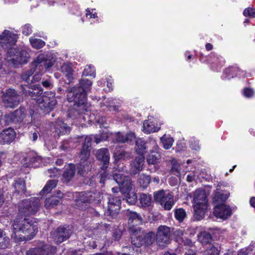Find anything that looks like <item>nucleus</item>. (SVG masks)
I'll list each match as a JSON object with an SVG mask.
<instances>
[{"instance_id": "nucleus-1", "label": "nucleus", "mask_w": 255, "mask_h": 255, "mask_svg": "<svg viewBox=\"0 0 255 255\" xmlns=\"http://www.w3.org/2000/svg\"><path fill=\"white\" fill-rule=\"evenodd\" d=\"M39 206L40 200L37 197L22 200L18 204L19 214L12 224V232L14 234L23 233L25 240H30L36 235L38 232L37 225L27 216L35 214Z\"/></svg>"}, {"instance_id": "nucleus-2", "label": "nucleus", "mask_w": 255, "mask_h": 255, "mask_svg": "<svg viewBox=\"0 0 255 255\" xmlns=\"http://www.w3.org/2000/svg\"><path fill=\"white\" fill-rule=\"evenodd\" d=\"M92 82L88 79H81L79 86L67 89V100L69 102H74L73 109L69 111L68 115L75 111L77 114H81L87 111V93L90 90Z\"/></svg>"}, {"instance_id": "nucleus-3", "label": "nucleus", "mask_w": 255, "mask_h": 255, "mask_svg": "<svg viewBox=\"0 0 255 255\" xmlns=\"http://www.w3.org/2000/svg\"><path fill=\"white\" fill-rule=\"evenodd\" d=\"M54 61L53 59L51 53H43L39 54L32 62L29 70L24 72L21 76L22 80L28 83L30 80V77L34 74L39 73L43 70H47L51 67L54 64Z\"/></svg>"}, {"instance_id": "nucleus-4", "label": "nucleus", "mask_w": 255, "mask_h": 255, "mask_svg": "<svg viewBox=\"0 0 255 255\" xmlns=\"http://www.w3.org/2000/svg\"><path fill=\"white\" fill-rule=\"evenodd\" d=\"M92 137L86 136L81 150L79 158L80 161L77 164L78 174L85 176L92 168L91 162L89 160L91 147Z\"/></svg>"}, {"instance_id": "nucleus-5", "label": "nucleus", "mask_w": 255, "mask_h": 255, "mask_svg": "<svg viewBox=\"0 0 255 255\" xmlns=\"http://www.w3.org/2000/svg\"><path fill=\"white\" fill-rule=\"evenodd\" d=\"M194 217L197 220L203 218L208 207V199L204 190L198 189L193 197Z\"/></svg>"}, {"instance_id": "nucleus-6", "label": "nucleus", "mask_w": 255, "mask_h": 255, "mask_svg": "<svg viewBox=\"0 0 255 255\" xmlns=\"http://www.w3.org/2000/svg\"><path fill=\"white\" fill-rule=\"evenodd\" d=\"M155 238V234L153 232L141 233L135 231L130 236L131 244L137 248L142 246H150L154 242Z\"/></svg>"}, {"instance_id": "nucleus-7", "label": "nucleus", "mask_w": 255, "mask_h": 255, "mask_svg": "<svg viewBox=\"0 0 255 255\" xmlns=\"http://www.w3.org/2000/svg\"><path fill=\"white\" fill-rule=\"evenodd\" d=\"M73 233V229L69 225H61L51 233L54 242L59 244L69 239Z\"/></svg>"}, {"instance_id": "nucleus-8", "label": "nucleus", "mask_w": 255, "mask_h": 255, "mask_svg": "<svg viewBox=\"0 0 255 255\" xmlns=\"http://www.w3.org/2000/svg\"><path fill=\"white\" fill-rule=\"evenodd\" d=\"M2 100L5 107L14 109L19 104L20 96L14 89L9 88L2 92Z\"/></svg>"}, {"instance_id": "nucleus-9", "label": "nucleus", "mask_w": 255, "mask_h": 255, "mask_svg": "<svg viewBox=\"0 0 255 255\" xmlns=\"http://www.w3.org/2000/svg\"><path fill=\"white\" fill-rule=\"evenodd\" d=\"M7 50V55L11 58V60L17 64H25L29 58L28 53L20 48H13L12 46L5 49Z\"/></svg>"}, {"instance_id": "nucleus-10", "label": "nucleus", "mask_w": 255, "mask_h": 255, "mask_svg": "<svg viewBox=\"0 0 255 255\" xmlns=\"http://www.w3.org/2000/svg\"><path fill=\"white\" fill-rule=\"evenodd\" d=\"M22 94L27 97L36 100L38 103L40 101L41 96L43 94V89L38 84L21 85Z\"/></svg>"}, {"instance_id": "nucleus-11", "label": "nucleus", "mask_w": 255, "mask_h": 255, "mask_svg": "<svg viewBox=\"0 0 255 255\" xmlns=\"http://www.w3.org/2000/svg\"><path fill=\"white\" fill-rule=\"evenodd\" d=\"M41 97V100L38 102V106L45 114H49L54 109V108L57 104V101L54 97V94L52 93L46 94Z\"/></svg>"}, {"instance_id": "nucleus-12", "label": "nucleus", "mask_w": 255, "mask_h": 255, "mask_svg": "<svg viewBox=\"0 0 255 255\" xmlns=\"http://www.w3.org/2000/svg\"><path fill=\"white\" fill-rule=\"evenodd\" d=\"M100 200V193L95 189L79 192L77 195L76 199L77 203L79 204L81 203H91L94 202H98Z\"/></svg>"}, {"instance_id": "nucleus-13", "label": "nucleus", "mask_w": 255, "mask_h": 255, "mask_svg": "<svg viewBox=\"0 0 255 255\" xmlns=\"http://www.w3.org/2000/svg\"><path fill=\"white\" fill-rule=\"evenodd\" d=\"M26 116V109L24 107L20 106L13 112L5 115V122L8 125L9 123L20 125L23 122Z\"/></svg>"}, {"instance_id": "nucleus-14", "label": "nucleus", "mask_w": 255, "mask_h": 255, "mask_svg": "<svg viewBox=\"0 0 255 255\" xmlns=\"http://www.w3.org/2000/svg\"><path fill=\"white\" fill-rule=\"evenodd\" d=\"M121 205V200L119 197L110 196L109 198L107 210L105 215L112 218H115L119 214Z\"/></svg>"}, {"instance_id": "nucleus-15", "label": "nucleus", "mask_w": 255, "mask_h": 255, "mask_svg": "<svg viewBox=\"0 0 255 255\" xmlns=\"http://www.w3.org/2000/svg\"><path fill=\"white\" fill-rule=\"evenodd\" d=\"M113 177V179L121 187L122 193L125 194L131 191L132 184L129 176L118 172L114 174Z\"/></svg>"}, {"instance_id": "nucleus-16", "label": "nucleus", "mask_w": 255, "mask_h": 255, "mask_svg": "<svg viewBox=\"0 0 255 255\" xmlns=\"http://www.w3.org/2000/svg\"><path fill=\"white\" fill-rule=\"evenodd\" d=\"M18 35L17 34L4 30L0 35V46L3 49H7L10 46H13L17 41Z\"/></svg>"}, {"instance_id": "nucleus-17", "label": "nucleus", "mask_w": 255, "mask_h": 255, "mask_svg": "<svg viewBox=\"0 0 255 255\" xmlns=\"http://www.w3.org/2000/svg\"><path fill=\"white\" fill-rule=\"evenodd\" d=\"M57 249L50 245L43 244L41 246L29 249L26 255H53L56 253Z\"/></svg>"}, {"instance_id": "nucleus-18", "label": "nucleus", "mask_w": 255, "mask_h": 255, "mask_svg": "<svg viewBox=\"0 0 255 255\" xmlns=\"http://www.w3.org/2000/svg\"><path fill=\"white\" fill-rule=\"evenodd\" d=\"M170 228L164 225L160 226L157 231L156 241L160 246H164L168 244L170 240Z\"/></svg>"}, {"instance_id": "nucleus-19", "label": "nucleus", "mask_w": 255, "mask_h": 255, "mask_svg": "<svg viewBox=\"0 0 255 255\" xmlns=\"http://www.w3.org/2000/svg\"><path fill=\"white\" fill-rule=\"evenodd\" d=\"M214 206L213 213L217 218L225 220L231 216L232 212L230 206L224 204Z\"/></svg>"}, {"instance_id": "nucleus-20", "label": "nucleus", "mask_w": 255, "mask_h": 255, "mask_svg": "<svg viewBox=\"0 0 255 255\" xmlns=\"http://www.w3.org/2000/svg\"><path fill=\"white\" fill-rule=\"evenodd\" d=\"M238 76L239 77H247L248 75L245 71L242 70L236 66H231L226 68L222 76L224 80H230L231 78Z\"/></svg>"}, {"instance_id": "nucleus-21", "label": "nucleus", "mask_w": 255, "mask_h": 255, "mask_svg": "<svg viewBox=\"0 0 255 255\" xmlns=\"http://www.w3.org/2000/svg\"><path fill=\"white\" fill-rule=\"evenodd\" d=\"M96 157L98 160L102 164V169L106 170L109 164L110 153L107 148H102L98 150L96 154Z\"/></svg>"}, {"instance_id": "nucleus-22", "label": "nucleus", "mask_w": 255, "mask_h": 255, "mask_svg": "<svg viewBox=\"0 0 255 255\" xmlns=\"http://www.w3.org/2000/svg\"><path fill=\"white\" fill-rule=\"evenodd\" d=\"M15 132L11 128H8L0 134V142L2 144H9L15 139Z\"/></svg>"}, {"instance_id": "nucleus-23", "label": "nucleus", "mask_w": 255, "mask_h": 255, "mask_svg": "<svg viewBox=\"0 0 255 255\" xmlns=\"http://www.w3.org/2000/svg\"><path fill=\"white\" fill-rule=\"evenodd\" d=\"M113 156L116 162L127 161L132 158L131 152L126 151L121 148H116Z\"/></svg>"}, {"instance_id": "nucleus-24", "label": "nucleus", "mask_w": 255, "mask_h": 255, "mask_svg": "<svg viewBox=\"0 0 255 255\" xmlns=\"http://www.w3.org/2000/svg\"><path fill=\"white\" fill-rule=\"evenodd\" d=\"M144 162V157L143 155H139L136 157L134 160L130 163V172L135 175L142 170Z\"/></svg>"}, {"instance_id": "nucleus-25", "label": "nucleus", "mask_w": 255, "mask_h": 255, "mask_svg": "<svg viewBox=\"0 0 255 255\" xmlns=\"http://www.w3.org/2000/svg\"><path fill=\"white\" fill-rule=\"evenodd\" d=\"M125 215L128 219V223L130 225L134 226L142 224V219L136 212L127 210L125 211Z\"/></svg>"}, {"instance_id": "nucleus-26", "label": "nucleus", "mask_w": 255, "mask_h": 255, "mask_svg": "<svg viewBox=\"0 0 255 255\" xmlns=\"http://www.w3.org/2000/svg\"><path fill=\"white\" fill-rule=\"evenodd\" d=\"M76 171V166L74 164L70 163L65 165L62 175L64 182H69L74 177Z\"/></svg>"}, {"instance_id": "nucleus-27", "label": "nucleus", "mask_w": 255, "mask_h": 255, "mask_svg": "<svg viewBox=\"0 0 255 255\" xmlns=\"http://www.w3.org/2000/svg\"><path fill=\"white\" fill-rule=\"evenodd\" d=\"M160 158V149L157 146H156L147 155L146 160L148 164L155 165L159 162Z\"/></svg>"}, {"instance_id": "nucleus-28", "label": "nucleus", "mask_w": 255, "mask_h": 255, "mask_svg": "<svg viewBox=\"0 0 255 255\" xmlns=\"http://www.w3.org/2000/svg\"><path fill=\"white\" fill-rule=\"evenodd\" d=\"M41 157L34 152H29L27 156L24 158V165L26 167H36V163H39Z\"/></svg>"}, {"instance_id": "nucleus-29", "label": "nucleus", "mask_w": 255, "mask_h": 255, "mask_svg": "<svg viewBox=\"0 0 255 255\" xmlns=\"http://www.w3.org/2000/svg\"><path fill=\"white\" fill-rule=\"evenodd\" d=\"M55 132L58 136L70 132V128L61 120L58 119L54 125Z\"/></svg>"}, {"instance_id": "nucleus-30", "label": "nucleus", "mask_w": 255, "mask_h": 255, "mask_svg": "<svg viewBox=\"0 0 255 255\" xmlns=\"http://www.w3.org/2000/svg\"><path fill=\"white\" fill-rule=\"evenodd\" d=\"M175 202L174 201V196L172 192H168L167 193L166 197H164L163 201L161 203L162 207L164 208L165 210H170L174 205Z\"/></svg>"}, {"instance_id": "nucleus-31", "label": "nucleus", "mask_w": 255, "mask_h": 255, "mask_svg": "<svg viewBox=\"0 0 255 255\" xmlns=\"http://www.w3.org/2000/svg\"><path fill=\"white\" fill-rule=\"evenodd\" d=\"M61 72L65 75V77L69 81V83L72 82L74 79V70L71 63H64L61 67Z\"/></svg>"}, {"instance_id": "nucleus-32", "label": "nucleus", "mask_w": 255, "mask_h": 255, "mask_svg": "<svg viewBox=\"0 0 255 255\" xmlns=\"http://www.w3.org/2000/svg\"><path fill=\"white\" fill-rule=\"evenodd\" d=\"M229 194L222 191H217L214 193L213 202L215 205L223 204L229 197Z\"/></svg>"}, {"instance_id": "nucleus-33", "label": "nucleus", "mask_w": 255, "mask_h": 255, "mask_svg": "<svg viewBox=\"0 0 255 255\" xmlns=\"http://www.w3.org/2000/svg\"><path fill=\"white\" fill-rule=\"evenodd\" d=\"M139 201L141 207L143 208L149 207L152 203L151 196L149 194L141 193L139 196Z\"/></svg>"}, {"instance_id": "nucleus-34", "label": "nucleus", "mask_w": 255, "mask_h": 255, "mask_svg": "<svg viewBox=\"0 0 255 255\" xmlns=\"http://www.w3.org/2000/svg\"><path fill=\"white\" fill-rule=\"evenodd\" d=\"M142 128L143 131L147 133L158 131L160 129V127L155 126L154 123L149 120L144 121Z\"/></svg>"}, {"instance_id": "nucleus-35", "label": "nucleus", "mask_w": 255, "mask_h": 255, "mask_svg": "<svg viewBox=\"0 0 255 255\" xmlns=\"http://www.w3.org/2000/svg\"><path fill=\"white\" fill-rule=\"evenodd\" d=\"M147 148L146 143L143 138H138L135 142V150L139 155H143Z\"/></svg>"}, {"instance_id": "nucleus-36", "label": "nucleus", "mask_w": 255, "mask_h": 255, "mask_svg": "<svg viewBox=\"0 0 255 255\" xmlns=\"http://www.w3.org/2000/svg\"><path fill=\"white\" fill-rule=\"evenodd\" d=\"M12 187L14 188L15 192L18 194H23L25 192V184L23 179H18L15 180Z\"/></svg>"}, {"instance_id": "nucleus-37", "label": "nucleus", "mask_w": 255, "mask_h": 255, "mask_svg": "<svg viewBox=\"0 0 255 255\" xmlns=\"http://www.w3.org/2000/svg\"><path fill=\"white\" fill-rule=\"evenodd\" d=\"M198 239L203 245L209 244L212 241L211 235L206 231L201 232L198 235Z\"/></svg>"}, {"instance_id": "nucleus-38", "label": "nucleus", "mask_w": 255, "mask_h": 255, "mask_svg": "<svg viewBox=\"0 0 255 255\" xmlns=\"http://www.w3.org/2000/svg\"><path fill=\"white\" fill-rule=\"evenodd\" d=\"M57 182L58 181L55 179L48 181L43 189L39 193L40 195L43 196L44 194L50 192L53 188L56 187Z\"/></svg>"}, {"instance_id": "nucleus-39", "label": "nucleus", "mask_w": 255, "mask_h": 255, "mask_svg": "<svg viewBox=\"0 0 255 255\" xmlns=\"http://www.w3.org/2000/svg\"><path fill=\"white\" fill-rule=\"evenodd\" d=\"M151 181V177L149 175L141 174L138 179V183L140 187L143 189L146 188Z\"/></svg>"}, {"instance_id": "nucleus-40", "label": "nucleus", "mask_w": 255, "mask_h": 255, "mask_svg": "<svg viewBox=\"0 0 255 255\" xmlns=\"http://www.w3.org/2000/svg\"><path fill=\"white\" fill-rule=\"evenodd\" d=\"M60 201V200L57 198L55 195H53L51 197L46 199L45 200V207L47 209L53 208L59 203Z\"/></svg>"}, {"instance_id": "nucleus-41", "label": "nucleus", "mask_w": 255, "mask_h": 255, "mask_svg": "<svg viewBox=\"0 0 255 255\" xmlns=\"http://www.w3.org/2000/svg\"><path fill=\"white\" fill-rule=\"evenodd\" d=\"M9 245V239L3 233L2 230L0 229V249H4Z\"/></svg>"}, {"instance_id": "nucleus-42", "label": "nucleus", "mask_w": 255, "mask_h": 255, "mask_svg": "<svg viewBox=\"0 0 255 255\" xmlns=\"http://www.w3.org/2000/svg\"><path fill=\"white\" fill-rule=\"evenodd\" d=\"M29 41L31 46L37 49L42 48L45 45V43L42 40L31 37L29 38Z\"/></svg>"}, {"instance_id": "nucleus-43", "label": "nucleus", "mask_w": 255, "mask_h": 255, "mask_svg": "<svg viewBox=\"0 0 255 255\" xmlns=\"http://www.w3.org/2000/svg\"><path fill=\"white\" fill-rule=\"evenodd\" d=\"M160 140L163 144V147L166 149L170 148L173 144V139L172 137L167 138L164 135L160 138Z\"/></svg>"}, {"instance_id": "nucleus-44", "label": "nucleus", "mask_w": 255, "mask_h": 255, "mask_svg": "<svg viewBox=\"0 0 255 255\" xmlns=\"http://www.w3.org/2000/svg\"><path fill=\"white\" fill-rule=\"evenodd\" d=\"M167 193H166L163 190H160L154 193V199L159 204H161L163 201L164 197H166Z\"/></svg>"}, {"instance_id": "nucleus-45", "label": "nucleus", "mask_w": 255, "mask_h": 255, "mask_svg": "<svg viewBox=\"0 0 255 255\" xmlns=\"http://www.w3.org/2000/svg\"><path fill=\"white\" fill-rule=\"evenodd\" d=\"M171 168L170 172L172 174L178 176L180 174V165L177 162L175 159H173L171 161Z\"/></svg>"}, {"instance_id": "nucleus-46", "label": "nucleus", "mask_w": 255, "mask_h": 255, "mask_svg": "<svg viewBox=\"0 0 255 255\" xmlns=\"http://www.w3.org/2000/svg\"><path fill=\"white\" fill-rule=\"evenodd\" d=\"M83 75L86 76H90L95 77L96 71L95 67L92 65H87L83 71Z\"/></svg>"}, {"instance_id": "nucleus-47", "label": "nucleus", "mask_w": 255, "mask_h": 255, "mask_svg": "<svg viewBox=\"0 0 255 255\" xmlns=\"http://www.w3.org/2000/svg\"><path fill=\"white\" fill-rule=\"evenodd\" d=\"M211 60L213 63L217 64H223L225 62L224 59L220 55H218L215 52H211L210 54Z\"/></svg>"}, {"instance_id": "nucleus-48", "label": "nucleus", "mask_w": 255, "mask_h": 255, "mask_svg": "<svg viewBox=\"0 0 255 255\" xmlns=\"http://www.w3.org/2000/svg\"><path fill=\"white\" fill-rule=\"evenodd\" d=\"M186 215V212L182 208H179L175 211V217L180 222L184 220Z\"/></svg>"}, {"instance_id": "nucleus-49", "label": "nucleus", "mask_w": 255, "mask_h": 255, "mask_svg": "<svg viewBox=\"0 0 255 255\" xmlns=\"http://www.w3.org/2000/svg\"><path fill=\"white\" fill-rule=\"evenodd\" d=\"M108 137V134L106 131H103L99 134H96L94 135L95 141L96 143H99L101 141H105Z\"/></svg>"}, {"instance_id": "nucleus-50", "label": "nucleus", "mask_w": 255, "mask_h": 255, "mask_svg": "<svg viewBox=\"0 0 255 255\" xmlns=\"http://www.w3.org/2000/svg\"><path fill=\"white\" fill-rule=\"evenodd\" d=\"M125 194H127L126 200L128 204L133 205L136 203L137 197L135 193L129 191Z\"/></svg>"}, {"instance_id": "nucleus-51", "label": "nucleus", "mask_w": 255, "mask_h": 255, "mask_svg": "<svg viewBox=\"0 0 255 255\" xmlns=\"http://www.w3.org/2000/svg\"><path fill=\"white\" fill-rule=\"evenodd\" d=\"M131 135V134L128 135H125L121 132H118L116 136V140L118 142L125 143L126 142H127L129 140L128 136Z\"/></svg>"}, {"instance_id": "nucleus-52", "label": "nucleus", "mask_w": 255, "mask_h": 255, "mask_svg": "<svg viewBox=\"0 0 255 255\" xmlns=\"http://www.w3.org/2000/svg\"><path fill=\"white\" fill-rule=\"evenodd\" d=\"M39 129L38 128L30 131L28 133L29 139L33 142L35 141L37 139L38 135H39Z\"/></svg>"}, {"instance_id": "nucleus-53", "label": "nucleus", "mask_w": 255, "mask_h": 255, "mask_svg": "<svg viewBox=\"0 0 255 255\" xmlns=\"http://www.w3.org/2000/svg\"><path fill=\"white\" fill-rule=\"evenodd\" d=\"M243 14L245 16L255 18V8L252 7L246 8L245 9Z\"/></svg>"}, {"instance_id": "nucleus-54", "label": "nucleus", "mask_w": 255, "mask_h": 255, "mask_svg": "<svg viewBox=\"0 0 255 255\" xmlns=\"http://www.w3.org/2000/svg\"><path fill=\"white\" fill-rule=\"evenodd\" d=\"M205 253L207 255H220V251L214 246L207 249Z\"/></svg>"}, {"instance_id": "nucleus-55", "label": "nucleus", "mask_w": 255, "mask_h": 255, "mask_svg": "<svg viewBox=\"0 0 255 255\" xmlns=\"http://www.w3.org/2000/svg\"><path fill=\"white\" fill-rule=\"evenodd\" d=\"M47 172L49 174L50 177H57L60 175V171L56 167L48 169Z\"/></svg>"}, {"instance_id": "nucleus-56", "label": "nucleus", "mask_w": 255, "mask_h": 255, "mask_svg": "<svg viewBox=\"0 0 255 255\" xmlns=\"http://www.w3.org/2000/svg\"><path fill=\"white\" fill-rule=\"evenodd\" d=\"M32 31V27L29 24H26L22 27V33L25 35L28 36L30 35L31 34Z\"/></svg>"}, {"instance_id": "nucleus-57", "label": "nucleus", "mask_w": 255, "mask_h": 255, "mask_svg": "<svg viewBox=\"0 0 255 255\" xmlns=\"http://www.w3.org/2000/svg\"><path fill=\"white\" fill-rule=\"evenodd\" d=\"M43 86L47 89H51L53 87V84L50 79H47L42 81Z\"/></svg>"}, {"instance_id": "nucleus-58", "label": "nucleus", "mask_w": 255, "mask_h": 255, "mask_svg": "<svg viewBox=\"0 0 255 255\" xmlns=\"http://www.w3.org/2000/svg\"><path fill=\"white\" fill-rule=\"evenodd\" d=\"M243 94L247 98H251L253 96L254 92L251 88H245L244 90Z\"/></svg>"}, {"instance_id": "nucleus-59", "label": "nucleus", "mask_w": 255, "mask_h": 255, "mask_svg": "<svg viewBox=\"0 0 255 255\" xmlns=\"http://www.w3.org/2000/svg\"><path fill=\"white\" fill-rule=\"evenodd\" d=\"M93 11V9H92ZM86 16L87 18H96L97 17V13L96 12L93 13V11H91L89 8H87L86 10Z\"/></svg>"}, {"instance_id": "nucleus-60", "label": "nucleus", "mask_w": 255, "mask_h": 255, "mask_svg": "<svg viewBox=\"0 0 255 255\" xmlns=\"http://www.w3.org/2000/svg\"><path fill=\"white\" fill-rule=\"evenodd\" d=\"M190 146L192 149L195 150H198L200 148L198 142L196 141H194V142L191 141Z\"/></svg>"}, {"instance_id": "nucleus-61", "label": "nucleus", "mask_w": 255, "mask_h": 255, "mask_svg": "<svg viewBox=\"0 0 255 255\" xmlns=\"http://www.w3.org/2000/svg\"><path fill=\"white\" fill-rule=\"evenodd\" d=\"M122 236V233L120 230H116L115 232H114L113 237L114 239L116 241H119Z\"/></svg>"}, {"instance_id": "nucleus-62", "label": "nucleus", "mask_w": 255, "mask_h": 255, "mask_svg": "<svg viewBox=\"0 0 255 255\" xmlns=\"http://www.w3.org/2000/svg\"><path fill=\"white\" fill-rule=\"evenodd\" d=\"M174 235L175 237H177V239H179L182 237L183 235V232L181 230L177 229L174 232Z\"/></svg>"}, {"instance_id": "nucleus-63", "label": "nucleus", "mask_w": 255, "mask_h": 255, "mask_svg": "<svg viewBox=\"0 0 255 255\" xmlns=\"http://www.w3.org/2000/svg\"><path fill=\"white\" fill-rule=\"evenodd\" d=\"M112 225L108 224L106 223H101L100 225V228L102 229H104L105 230V232H107L108 231H110Z\"/></svg>"}, {"instance_id": "nucleus-64", "label": "nucleus", "mask_w": 255, "mask_h": 255, "mask_svg": "<svg viewBox=\"0 0 255 255\" xmlns=\"http://www.w3.org/2000/svg\"><path fill=\"white\" fill-rule=\"evenodd\" d=\"M106 118L104 117H100L97 120V122L98 124L100 125V127L103 126L104 127V124L106 123Z\"/></svg>"}]
</instances>
